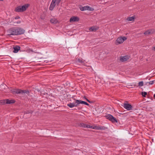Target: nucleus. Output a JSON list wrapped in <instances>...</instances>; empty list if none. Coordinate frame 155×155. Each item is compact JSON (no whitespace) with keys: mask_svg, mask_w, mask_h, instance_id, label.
<instances>
[{"mask_svg":"<svg viewBox=\"0 0 155 155\" xmlns=\"http://www.w3.org/2000/svg\"><path fill=\"white\" fill-rule=\"evenodd\" d=\"M25 30L23 28L18 27L11 28L7 31L8 35H18L23 34Z\"/></svg>","mask_w":155,"mask_h":155,"instance_id":"nucleus-1","label":"nucleus"},{"mask_svg":"<svg viewBox=\"0 0 155 155\" xmlns=\"http://www.w3.org/2000/svg\"><path fill=\"white\" fill-rule=\"evenodd\" d=\"M29 4H25L22 6H19L15 8V11L17 12H22L25 11L29 6Z\"/></svg>","mask_w":155,"mask_h":155,"instance_id":"nucleus-2","label":"nucleus"},{"mask_svg":"<svg viewBox=\"0 0 155 155\" xmlns=\"http://www.w3.org/2000/svg\"><path fill=\"white\" fill-rule=\"evenodd\" d=\"M105 117H106L107 119H108L113 123L117 122V120L116 118L114 117L111 114H109L106 115Z\"/></svg>","mask_w":155,"mask_h":155,"instance_id":"nucleus-3","label":"nucleus"},{"mask_svg":"<svg viewBox=\"0 0 155 155\" xmlns=\"http://www.w3.org/2000/svg\"><path fill=\"white\" fill-rule=\"evenodd\" d=\"M29 92L28 90H22L19 89H16L15 94H23L25 93L29 94Z\"/></svg>","mask_w":155,"mask_h":155,"instance_id":"nucleus-4","label":"nucleus"},{"mask_svg":"<svg viewBox=\"0 0 155 155\" xmlns=\"http://www.w3.org/2000/svg\"><path fill=\"white\" fill-rule=\"evenodd\" d=\"M80 9L81 11H84L86 10H88L90 11H93L94 9L88 6H85L80 7Z\"/></svg>","mask_w":155,"mask_h":155,"instance_id":"nucleus-5","label":"nucleus"},{"mask_svg":"<svg viewBox=\"0 0 155 155\" xmlns=\"http://www.w3.org/2000/svg\"><path fill=\"white\" fill-rule=\"evenodd\" d=\"M78 100H75V103H70L67 104V106L69 107L72 108L74 107H77L79 105V104L77 103H78L77 102Z\"/></svg>","mask_w":155,"mask_h":155,"instance_id":"nucleus-6","label":"nucleus"},{"mask_svg":"<svg viewBox=\"0 0 155 155\" xmlns=\"http://www.w3.org/2000/svg\"><path fill=\"white\" fill-rule=\"evenodd\" d=\"M127 39V38L125 37H120L117 38L116 41L118 44H120L122 43L124 41L126 40Z\"/></svg>","mask_w":155,"mask_h":155,"instance_id":"nucleus-7","label":"nucleus"},{"mask_svg":"<svg viewBox=\"0 0 155 155\" xmlns=\"http://www.w3.org/2000/svg\"><path fill=\"white\" fill-rule=\"evenodd\" d=\"M58 0H52L49 8L50 10L51 11L53 9L56 5L57 1Z\"/></svg>","mask_w":155,"mask_h":155,"instance_id":"nucleus-8","label":"nucleus"},{"mask_svg":"<svg viewBox=\"0 0 155 155\" xmlns=\"http://www.w3.org/2000/svg\"><path fill=\"white\" fill-rule=\"evenodd\" d=\"M78 125L80 127H82L84 128H92V126L83 123H80Z\"/></svg>","mask_w":155,"mask_h":155,"instance_id":"nucleus-9","label":"nucleus"},{"mask_svg":"<svg viewBox=\"0 0 155 155\" xmlns=\"http://www.w3.org/2000/svg\"><path fill=\"white\" fill-rule=\"evenodd\" d=\"M123 107L125 109L128 110H131L132 108V107L131 105L128 104H124Z\"/></svg>","mask_w":155,"mask_h":155,"instance_id":"nucleus-10","label":"nucleus"},{"mask_svg":"<svg viewBox=\"0 0 155 155\" xmlns=\"http://www.w3.org/2000/svg\"><path fill=\"white\" fill-rule=\"evenodd\" d=\"M79 20V18L78 17L73 16L70 18V21L71 22H72L75 21H78Z\"/></svg>","mask_w":155,"mask_h":155,"instance_id":"nucleus-11","label":"nucleus"},{"mask_svg":"<svg viewBox=\"0 0 155 155\" xmlns=\"http://www.w3.org/2000/svg\"><path fill=\"white\" fill-rule=\"evenodd\" d=\"M128 59L129 57L127 55L121 57L120 58V60L122 62L126 61Z\"/></svg>","mask_w":155,"mask_h":155,"instance_id":"nucleus-12","label":"nucleus"},{"mask_svg":"<svg viewBox=\"0 0 155 155\" xmlns=\"http://www.w3.org/2000/svg\"><path fill=\"white\" fill-rule=\"evenodd\" d=\"M13 49H14L13 52L14 53H17L19 50H20V47L18 45H16L14 47Z\"/></svg>","mask_w":155,"mask_h":155,"instance_id":"nucleus-13","label":"nucleus"},{"mask_svg":"<svg viewBox=\"0 0 155 155\" xmlns=\"http://www.w3.org/2000/svg\"><path fill=\"white\" fill-rule=\"evenodd\" d=\"M78 102V104L79 105L80 104H84L87 105H89V104H88L87 102L84 101H81V100H78V101H77Z\"/></svg>","mask_w":155,"mask_h":155,"instance_id":"nucleus-14","label":"nucleus"},{"mask_svg":"<svg viewBox=\"0 0 155 155\" xmlns=\"http://www.w3.org/2000/svg\"><path fill=\"white\" fill-rule=\"evenodd\" d=\"M6 104H11L14 103L15 102V101L14 100H10L6 99Z\"/></svg>","mask_w":155,"mask_h":155,"instance_id":"nucleus-15","label":"nucleus"},{"mask_svg":"<svg viewBox=\"0 0 155 155\" xmlns=\"http://www.w3.org/2000/svg\"><path fill=\"white\" fill-rule=\"evenodd\" d=\"M98 28L97 27H96L95 26H92L89 28V30L90 31H96Z\"/></svg>","mask_w":155,"mask_h":155,"instance_id":"nucleus-16","label":"nucleus"},{"mask_svg":"<svg viewBox=\"0 0 155 155\" xmlns=\"http://www.w3.org/2000/svg\"><path fill=\"white\" fill-rule=\"evenodd\" d=\"M152 31V30H147L144 32V34L145 35H147L152 34L153 31Z\"/></svg>","mask_w":155,"mask_h":155,"instance_id":"nucleus-17","label":"nucleus"},{"mask_svg":"<svg viewBox=\"0 0 155 155\" xmlns=\"http://www.w3.org/2000/svg\"><path fill=\"white\" fill-rule=\"evenodd\" d=\"M50 21L51 23L54 24H56L58 22L57 19L55 18H53L51 19Z\"/></svg>","mask_w":155,"mask_h":155,"instance_id":"nucleus-18","label":"nucleus"},{"mask_svg":"<svg viewBox=\"0 0 155 155\" xmlns=\"http://www.w3.org/2000/svg\"><path fill=\"white\" fill-rule=\"evenodd\" d=\"M135 19L134 16L128 17L127 18L128 21H133Z\"/></svg>","mask_w":155,"mask_h":155,"instance_id":"nucleus-19","label":"nucleus"},{"mask_svg":"<svg viewBox=\"0 0 155 155\" xmlns=\"http://www.w3.org/2000/svg\"><path fill=\"white\" fill-rule=\"evenodd\" d=\"M6 99L0 100V104H6Z\"/></svg>","mask_w":155,"mask_h":155,"instance_id":"nucleus-20","label":"nucleus"},{"mask_svg":"<svg viewBox=\"0 0 155 155\" xmlns=\"http://www.w3.org/2000/svg\"><path fill=\"white\" fill-rule=\"evenodd\" d=\"M143 85V81H140L138 83V86L139 87L142 86Z\"/></svg>","mask_w":155,"mask_h":155,"instance_id":"nucleus-21","label":"nucleus"},{"mask_svg":"<svg viewBox=\"0 0 155 155\" xmlns=\"http://www.w3.org/2000/svg\"><path fill=\"white\" fill-rule=\"evenodd\" d=\"M147 92H142V94L143 97H145L146 95H147Z\"/></svg>","mask_w":155,"mask_h":155,"instance_id":"nucleus-22","label":"nucleus"},{"mask_svg":"<svg viewBox=\"0 0 155 155\" xmlns=\"http://www.w3.org/2000/svg\"><path fill=\"white\" fill-rule=\"evenodd\" d=\"M107 127L104 126H100V130H105L106 129H107Z\"/></svg>","mask_w":155,"mask_h":155,"instance_id":"nucleus-23","label":"nucleus"},{"mask_svg":"<svg viewBox=\"0 0 155 155\" xmlns=\"http://www.w3.org/2000/svg\"><path fill=\"white\" fill-rule=\"evenodd\" d=\"M100 126H95L94 128H93V129H95L97 130H100Z\"/></svg>","mask_w":155,"mask_h":155,"instance_id":"nucleus-24","label":"nucleus"},{"mask_svg":"<svg viewBox=\"0 0 155 155\" xmlns=\"http://www.w3.org/2000/svg\"><path fill=\"white\" fill-rule=\"evenodd\" d=\"M16 89H14L11 90L12 93L13 94H15L16 93Z\"/></svg>","mask_w":155,"mask_h":155,"instance_id":"nucleus-25","label":"nucleus"},{"mask_svg":"<svg viewBox=\"0 0 155 155\" xmlns=\"http://www.w3.org/2000/svg\"><path fill=\"white\" fill-rule=\"evenodd\" d=\"M84 98H85L86 100L89 103H92V102L91 101H89V100H88L87 99L85 96H84Z\"/></svg>","mask_w":155,"mask_h":155,"instance_id":"nucleus-26","label":"nucleus"},{"mask_svg":"<svg viewBox=\"0 0 155 155\" xmlns=\"http://www.w3.org/2000/svg\"><path fill=\"white\" fill-rule=\"evenodd\" d=\"M148 83H149V85H150V84L152 85L154 83V81H150L148 82Z\"/></svg>","mask_w":155,"mask_h":155,"instance_id":"nucleus-27","label":"nucleus"},{"mask_svg":"<svg viewBox=\"0 0 155 155\" xmlns=\"http://www.w3.org/2000/svg\"><path fill=\"white\" fill-rule=\"evenodd\" d=\"M78 61L80 63H83V61L82 60H81L79 59H78Z\"/></svg>","mask_w":155,"mask_h":155,"instance_id":"nucleus-28","label":"nucleus"},{"mask_svg":"<svg viewBox=\"0 0 155 155\" xmlns=\"http://www.w3.org/2000/svg\"><path fill=\"white\" fill-rule=\"evenodd\" d=\"M32 113V111H28L26 112V114H29V113Z\"/></svg>","mask_w":155,"mask_h":155,"instance_id":"nucleus-29","label":"nucleus"},{"mask_svg":"<svg viewBox=\"0 0 155 155\" xmlns=\"http://www.w3.org/2000/svg\"><path fill=\"white\" fill-rule=\"evenodd\" d=\"M19 18H20V17L19 16H16L15 17V19H19Z\"/></svg>","mask_w":155,"mask_h":155,"instance_id":"nucleus-30","label":"nucleus"},{"mask_svg":"<svg viewBox=\"0 0 155 155\" xmlns=\"http://www.w3.org/2000/svg\"><path fill=\"white\" fill-rule=\"evenodd\" d=\"M20 23H21V21H18L16 22V23L17 24H20Z\"/></svg>","mask_w":155,"mask_h":155,"instance_id":"nucleus-31","label":"nucleus"},{"mask_svg":"<svg viewBox=\"0 0 155 155\" xmlns=\"http://www.w3.org/2000/svg\"><path fill=\"white\" fill-rule=\"evenodd\" d=\"M74 96H73V97H72V98H73L74 100L75 101V100H76V99H75L74 98Z\"/></svg>","mask_w":155,"mask_h":155,"instance_id":"nucleus-32","label":"nucleus"},{"mask_svg":"<svg viewBox=\"0 0 155 155\" xmlns=\"http://www.w3.org/2000/svg\"><path fill=\"white\" fill-rule=\"evenodd\" d=\"M145 84H146L147 85H149V83H148V82H147Z\"/></svg>","mask_w":155,"mask_h":155,"instance_id":"nucleus-33","label":"nucleus"},{"mask_svg":"<svg viewBox=\"0 0 155 155\" xmlns=\"http://www.w3.org/2000/svg\"><path fill=\"white\" fill-rule=\"evenodd\" d=\"M153 97L154 98V99H155V94H154L153 95Z\"/></svg>","mask_w":155,"mask_h":155,"instance_id":"nucleus-34","label":"nucleus"},{"mask_svg":"<svg viewBox=\"0 0 155 155\" xmlns=\"http://www.w3.org/2000/svg\"><path fill=\"white\" fill-rule=\"evenodd\" d=\"M154 50H155V46L154 47Z\"/></svg>","mask_w":155,"mask_h":155,"instance_id":"nucleus-35","label":"nucleus"},{"mask_svg":"<svg viewBox=\"0 0 155 155\" xmlns=\"http://www.w3.org/2000/svg\"><path fill=\"white\" fill-rule=\"evenodd\" d=\"M60 1L61 0H59V3L60 2Z\"/></svg>","mask_w":155,"mask_h":155,"instance_id":"nucleus-36","label":"nucleus"},{"mask_svg":"<svg viewBox=\"0 0 155 155\" xmlns=\"http://www.w3.org/2000/svg\"><path fill=\"white\" fill-rule=\"evenodd\" d=\"M0 1H3V0H0Z\"/></svg>","mask_w":155,"mask_h":155,"instance_id":"nucleus-37","label":"nucleus"}]
</instances>
